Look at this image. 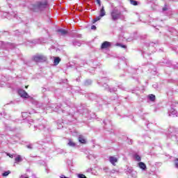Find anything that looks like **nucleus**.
I'll return each mask as SVG.
<instances>
[{"instance_id": "4", "label": "nucleus", "mask_w": 178, "mask_h": 178, "mask_svg": "<svg viewBox=\"0 0 178 178\" xmlns=\"http://www.w3.org/2000/svg\"><path fill=\"white\" fill-rule=\"evenodd\" d=\"M111 19L113 22H116L120 19L121 20H124V15H122V11L119 10L118 7H114L111 10L110 12Z\"/></svg>"}, {"instance_id": "64", "label": "nucleus", "mask_w": 178, "mask_h": 178, "mask_svg": "<svg viewBox=\"0 0 178 178\" xmlns=\"http://www.w3.org/2000/svg\"><path fill=\"white\" fill-rule=\"evenodd\" d=\"M9 8H12V4H9Z\"/></svg>"}, {"instance_id": "32", "label": "nucleus", "mask_w": 178, "mask_h": 178, "mask_svg": "<svg viewBox=\"0 0 178 178\" xmlns=\"http://www.w3.org/2000/svg\"><path fill=\"white\" fill-rule=\"evenodd\" d=\"M84 84L85 86H91V84H92V81H91V79H88L85 81Z\"/></svg>"}, {"instance_id": "22", "label": "nucleus", "mask_w": 178, "mask_h": 178, "mask_svg": "<svg viewBox=\"0 0 178 178\" xmlns=\"http://www.w3.org/2000/svg\"><path fill=\"white\" fill-rule=\"evenodd\" d=\"M161 63H162L161 65L163 66H168V67H170L172 66V61H169V60H164L163 62H161Z\"/></svg>"}, {"instance_id": "44", "label": "nucleus", "mask_w": 178, "mask_h": 178, "mask_svg": "<svg viewBox=\"0 0 178 178\" xmlns=\"http://www.w3.org/2000/svg\"><path fill=\"white\" fill-rule=\"evenodd\" d=\"M86 116H87V118H95L94 115H92L91 114V112H88V115H86Z\"/></svg>"}, {"instance_id": "15", "label": "nucleus", "mask_w": 178, "mask_h": 178, "mask_svg": "<svg viewBox=\"0 0 178 178\" xmlns=\"http://www.w3.org/2000/svg\"><path fill=\"white\" fill-rule=\"evenodd\" d=\"M29 33H30V31L29 29H26L25 31H19V30L15 31V35H23V34H29Z\"/></svg>"}, {"instance_id": "13", "label": "nucleus", "mask_w": 178, "mask_h": 178, "mask_svg": "<svg viewBox=\"0 0 178 178\" xmlns=\"http://www.w3.org/2000/svg\"><path fill=\"white\" fill-rule=\"evenodd\" d=\"M103 123L104 124V129L106 130L108 129H111L112 127V122L109 120H104L103 121Z\"/></svg>"}, {"instance_id": "28", "label": "nucleus", "mask_w": 178, "mask_h": 178, "mask_svg": "<svg viewBox=\"0 0 178 178\" xmlns=\"http://www.w3.org/2000/svg\"><path fill=\"white\" fill-rule=\"evenodd\" d=\"M81 91L80 87L74 86L72 88V92H79Z\"/></svg>"}, {"instance_id": "21", "label": "nucleus", "mask_w": 178, "mask_h": 178, "mask_svg": "<svg viewBox=\"0 0 178 178\" xmlns=\"http://www.w3.org/2000/svg\"><path fill=\"white\" fill-rule=\"evenodd\" d=\"M57 31L60 35H66V34L68 33L67 31L63 29H59L57 30Z\"/></svg>"}, {"instance_id": "54", "label": "nucleus", "mask_w": 178, "mask_h": 178, "mask_svg": "<svg viewBox=\"0 0 178 178\" xmlns=\"http://www.w3.org/2000/svg\"><path fill=\"white\" fill-rule=\"evenodd\" d=\"M31 43H32V44H37V41H36V40H33V41L31 42Z\"/></svg>"}, {"instance_id": "19", "label": "nucleus", "mask_w": 178, "mask_h": 178, "mask_svg": "<svg viewBox=\"0 0 178 178\" xmlns=\"http://www.w3.org/2000/svg\"><path fill=\"white\" fill-rule=\"evenodd\" d=\"M78 140H79V143H80L81 144H86V143H87V140H86L84 136L82 135L79 136Z\"/></svg>"}, {"instance_id": "49", "label": "nucleus", "mask_w": 178, "mask_h": 178, "mask_svg": "<svg viewBox=\"0 0 178 178\" xmlns=\"http://www.w3.org/2000/svg\"><path fill=\"white\" fill-rule=\"evenodd\" d=\"M129 72H130V73H133V72H136V70H134L133 68H129Z\"/></svg>"}, {"instance_id": "39", "label": "nucleus", "mask_w": 178, "mask_h": 178, "mask_svg": "<svg viewBox=\"0 0 178 178\" xmlns=\"http://www.w3.org/2000/svg\"><path fill=\"white\" fill-rule=\"evenodd\" d=\"M77 177H78V178H87V177H86V176L84 175V174H78V175H77Z\"/></svg>"}, {"instance_id": "3", "label": "nucleus", "mask_w": 178, "mask_h": 178, "mask_svg": "<svg viewBox=\"0 0 178 178\" xmlns=\"http://www.w3.org/2000/svg\"><path fill=\"white\" fill-rule=\"evenodd\" d=\"M108 81H109V79H108V77L106 76H102L99 79H97V84L104 88V90L109 91V92H116L118 91V88L109 87V86L107 85Z\"/></svg>"}, {"instance_id": "48", "label": "nucleus", "mask_w": 178, "mask_h": 178, "mask_svg": "<svg viewBox=\"0 0 178 178\" xmlns=\"http://www.w3.org/2000/svg\"><path fill=\"white\" fill-rule=\"evenodd\" d=\"M118 88H120V90H124V87L122 85L118 86Z\"/></svg>"}, {"instance_id": "7", "label": "nucleus", "mask_w": 178, "mask_h": 178, "mask_svg": "<svg viewBox=\"0 0 178 178\" xmlns=\"http://www.w3.org/2000/svg\"><path fill=\"white\" fill-rule=\"evenodd\" d=\"M177 129L174 127H170L168 129V138H170L172 141H177L178 143V137H177Z\"/></svg>"}, {"instance_id": "26", "label": "nucleus", "mask_w": 178, "mask_h": 178, "mask_svg": "<svg viewBox=\"0 0 178 178\" xmlns=\"http://www.w3.org/2000/svg\"><path fill=\"white\" fill-rule=\"evenodd\" d=\"M15 163H20V162L23 161V159H22V156L17 155L15 157Z\"/></svg>"}, {"instance_id": "23", "label": "nucleus", "mask_w": 178, "mask_h": 178, "mask_svg": "<svg viewBox=\"0 0 178 178\" xmlns=\"http://www.w3.org/2000/svg\"><path fill=\"white\" fill-rule=\"evenodd\" d=\"M138 167L140 168V169H142V170H147V165H145L143 162L138 163Z\"/></svg>"}, {"instance_id": "30", "label": "nucleus", "mask_w": 178, "mask_h": 178, "mask_svg": "<svg viewBox=\"0 0 178 178\" xmlns=\"http://www.w3.org/2000/svg\"><path fill=\"white\" fill-rule=\"evenodd\" d=\"M73 45L74 47H81V42H80V41L79 40H75L72 42Z\"/></svg>"}, {"instance_id": "9", "label": "nucleus", "mask_w": 178, "mask_h": 178, "mask_svg": "<svg viewBox=\"0 0 178 178\" xmlns=\"http://www.w3.org/2000/svg\"><path fill=\"white\" fill-rule=\"evenodd\" d=\"M6 17L7 19H12V17H14L15 19H17V20H20V17H17V12L16 11H12L10 13H6Z\"/></svg>"}, {"instance_id": "55", "label": "nucleus", "mask_w": 178, "mask_h": 178, "mask_svg": "<svg viewBox=\"0 0 178 178\" xmlns=\"http://www.w3.org/2000/svg\"><path fill=\"white\" fill-rule=\"evenodd\" d=\"M175 92H178V85L177 86L176 88H175Z\"/></svg>"}, {"instance_id": "10", "label": "nucleus", "mask_w": 178, "mask_h": 178, "mask_svg": "<svg viewBox=\"0 0 178 178\" xmlns=\"http://www.w3.org/2000/svg\"><path fill=\"white\" fill-rule=\"evenodd\" d=\"M147 47H148V50L149 51V52L154 53L155 52V47H156V45H158V42H151L148 44H147Z\"/></svg>"}, {"instance_id": "18", "label": "nucleus", "mask_w": 178, "mask_h": 178, "mask_svg": "<svg viewBox=\"0 0 178 178\" xmlns=\"http://www.w3.org/2000/svg\"><path fill=\"white\" fill-rule=\"evenodd\" d=\"M109 161H110L111 163L113 166H115L116 164H115V163H116V162H118V158H116V157H115V156H111L109 157Z\"/></svg>"}, {"instance_id": "1", "label": "nucleus", "mask_w": 178, "mask_h": 178, "mask_svg": "<svg viewBox=\"0 0 178 178\" xmlns=\"http://www.w3.org/2000/svg\"><path fill=\"white\" fill-rule=\"evenodd\" d=\"M53 111H54V112H58V113H60V112H62V113H67V115H71V116H72V118H74V119H76V118L75 116L76 113H81L84 115L86 112H88L87 109H83V110L79 108V107H76V106H74V104L70 106L69 105V103L66 102L56 104L55 108H54Z\"/></svg>"}, {"instance_id": "41", "label": "nucleus", "mask_w": 178, "mask_h": 178, "mask_svg": "<svg viewBox=\"0 0 178 178\" xmlns=\"http://www.w3.org/2000/svg\"><path fill=\"white\" fill-rule=\"evenodd\" d=\"M26 147H27L29 149H33V144L27 145H26Z\"/></svg>"}, {"instance_id": "52", "label": "nucleus", "mask_w": 178, "mask_h": 178, "mask_svg": "<svg viewBox=\"0 0 178 178\" xmlns=\"http://www.w3.org/2000/svg\"><path fill=\"white\" fill-rule=\"evenodd\" d=\"M170 33H173L175 31V29L173 28H171L170 30H169Z\"/></svg>"}, {"instance_id": "56", "label": "nucleus", "mask_w": 178, "mask_h": 178, "mask_svg": "<svg viewBox=\"0 0 178 178\" xmlns=\"http://www.w3.org/2000/svg\"><path fill=\"white\" fill-rule=\"evenodd\" d=\"M127 41H129V42L133 41V39H131V38H128V39H127Z\"/></svg>"}, {"instance_id": "17", "label": "nucleus", "mask_w": 178, "mask_h": 178, "mask_svg": "<svg viewBox=\"0 0 178 178\" xmlns=\"http://www.w3.org/2000/svg\"><path fill=\"white\" fill-rule=\"evenodd\" d=\"M67 145L68 147H71V148H76V146L77 145L72 139H68V142L67 143Z\"/></svg>"}, {"instance_id": "8", "label": "nucleus", "mask_w": 178, "mask_h": 178, "mask_svg": "<svg viewBox=\"0 0 178 178\" xmlns=\"http://www.w3.org/2000/svg\"><path fill=\"white\" fill-rule=\"evenodd\" d=\"M33 60L36 63L47 62V56L42 54H37L33 56Z\"/></svg>"}, {"instance_id": "43", "label": "nucleus", "mask_w": 178, "mask_h": 178, "mask_svg": "<svg viewBox=\"0 0 178 178\" xmlns=\"http://www.w3.org/2000/svg\"><path fill=\"white\" fill-rule=\"evenodd\" d=\"M177 102H176L175 99L172 100V104H171V106H176V104H177Z\"/></svg>"}, {"instance_id": "37", "label": "nucleus", "mask_w": 178, "mask_h": 178, "mask_svg": "<svg viewBox=\"0 0 178 178\" xmlns=\"http://www.w3.org/2000/svg\"><path fill=\"white\" fill-rule=\"evenodd\" d=\"M117 47H121V48H124V49H126V48H127V46L125 44H122L120 43H117L116 44Z\"/></svg>"}, {"instance_id": "33", "label": "nucleus", "mask_w": 178, "mask_h": 178, "mask_svg": "<svg viewBox=\"0 0 178 178\" xmlns=\"http://www.w3.org/2000/svg\"><path fill=\"white\" fill-rule=\"evenodd\" d=\"M9 175H10V170H7L2 173L3 177H6L9 176Z\"/></svg>"}, {"instance_id": "62", "label": "nucleus", "mask_w": 178, "mask_h": 178, "mask_svg": "<svg viewBox=\"0 0 178 178\" xmlns=\"http://www.w3.org/2000/svg\"><path fill=\"white\" fill-rule=\"evenodd\" d=\"M167 95H170V92H167Z\"/></svg>"}, {"instance_id": "25", "label": "nucleus", "mask_w": 178, "mask_h": 178, "mask_svg": "<svg viewBox=\"0 0 178 178\" xmlns=\"http://www.w3.org/2000/svg\"><path fill=\"white\" fill-rule=\"evenodd\" d=\"M34 127H37L38 129H39V130H44L45 129H47V126L45 124H39L38 125H34Z\"/></svg>"}, {"instance_id": "35", "label": "nucleus", "mask_w": 178, "mask_h": 178, "mask_svg": "<svg viewBox=\"0 0 178 178\" xmlns=\"http://www.w3.org/2000/svg\"><path fill=\"white\" fill-rule=\"evenodd\" d=\"M22 115L24 120V119H27V117L29 116V115H30V113L25 112V113H22Z\"/></svg>"}, {"instance_id": "34", "label": "nucleus", "mask_w": 178, "mask_h": 178, "mask_svg": "<svg viewBox=\"0 0 178 178\" xmlns=\"http://www.w3.org/2000/svg\"><path fill=\"white\" fill-rule=\"evenodd\" d=\"M134 158H135L136 161H137L138 162H141V156H140V155L135 154Z\"/></svg>"}, {"instance_id": "59", "label": "nucleus", "mask_w": 178, "mask_h": 178, "mask_svg": "<svg viewBox=\"0 0 178 178\" xmlns=\"http://www.w3.org/2000/svg\"><path fill=\"white\" fill-rule=\"evenodd\" d=\"M170 1H172V2H178V0H170Z\"/></svg>"}, {"instance_id": "29", "label": "nucleus", "mask_w": 178, "mask_h": 178, "mask_svg": "<svg viewBox=\"0 0 178 178\" xmlns=\"http://www.w3.org/2000/svg\"><path fill=\"white\" fill-rule=\"evenodd\" d=\"M129 2L131 5H133L134 6H137L140 4V2L136 1V0H129Z\"/></svg>"}, {"instance_id": "57", "label": "nucleus", "mask_w": 178, "mask_h": 178, "mask_svg": "<svg viewBox=\"0 0 178 178\" xmlns=\"http://www.w3.org/2000/svg\"><path fill=\"white\" fill-rule=\"evenodd\" d=\"M8 156H9L10 158H13V154H9Z\"/></svg>"}, {"instance_id": "50", "label": "nucleus", "mask_w": 178, "mask_h": 178, "mask_svg": "<svg viewBox=\"0 0 178 178\" xmlns=\"http://www.w3.org/2000/svg\"><path fill=\"white\" fill-rule=\"evenodd\" d=\"M97 5H99V6H101V0H95Z\"/></svg>"}, {"instance_id": "53", "label": "nucleus", "mask_w": 178, "mask_h": 178, "mask_svg": "<svg viewBox=\"0 0 178 178\" xmlns=\"http://www.w3.org/2000/svg\"><path fill=\"white\" fill-rule=\"evenodd\" d=\"M127 172H129V173H130V172H131V168H127Z\"/></svg>"}, {"instance_id": "12", "label": "nucleus", "mask_w": 178, "mask_h": 178, "mask_svg": "<svg viewBox=\"0 0 178 178\" xmlns=\"http://www.w3.org/2000/svg\"><path fill=\"white\" fill-rule=\"evenodd\" d=\"M112 47V42L104 41L102 43L101 49H108V48H111Z\"/></svg>"}, {"instance_id": "11", "label": "nucleus", "mask_w": 178, "mask_h": 178, "mask_svg": "<svg viewBox=\"0 0 178 178\" xmlns=\"http://www.w3.org/2000/svg\"><path fill=\"white\" fill-rule=\"evenodd\" d=\"M18 95L21 97V98H30V95H29V93H27L24 90L19 89L18 90Z\"/></svg>"}, {"instance_id": "61", "label": "nucleus", "mask_w": 178, "mask_h": 178, "mask_svg": "<svg viewBox=\"0 0 178 178\" xmlns=\"http://www.w3.org/2000/svg\"><path fill=\"white\" fill-rule=\"evenodd\" d=\"M154 22H156L157 24H159V21L158 20L155 19Z\"/></svg>"}, {"instance_id": "27", "label": "nucleus", "mask_w": 178, "mask_h": 178, "mask_svg": "<svg viewBox=\"0 0 178 178\" xmlns=\"http://www.w3.org/2000/svg\"><path fill=\"white\" fill-rule=\"evenodd\" d=\"M60 62V58L59 57H54V63L55 66H58L59 63Z\"/></svg>"}, {"instance_id": "45", "label": "nucleus", "mask_w": 178, "mask_h": 178, "mask_svg": "<svg viewBox=\"0 0 178 178\" xmlns=\"http://www.w3.org/2000/svg\"><path fill=\"white\" fill-rule=\"evenodd\" d=\"M6 83L4 81L0 82V87H5Z\"/></svg>"}, {"instance_id": "47", "label": "nucleus", "mask_w": 178, "mask_h": 178, "mask_svg": "<svg viewBox=\"0 0 178 178\" xmlns=\"http://www.w3.org/2000/svg\"><path fill=\"white\" fill-rule=\"evenodd\" d=\"M91 30H97V26L95 25H92Z\"/></svg>"}, {"instance_id": "14", "label": "nucleus", "mask_w": 178, "mask_h": 178, "mask_svg": "<svg viewBox=\"0 0 178 178\" xmlns=\"http://www.w3.org/2000/svg\"><path fill=\"white\" fill-rule=\"evenodd\" d=\"M163 13H167V16H170V14L172 13V10L170 9L169 6L165 4L164 7L162 8Z\"/></svg>"}, {"instance_id": "58", "label": "nucleus", "mask_w": 178, "mask_h": 178, "mask_svg": "<svg viewBox=\"0 0 178 178\" xmlns=\"http://www.w3.org/2000/svg\"><path fill=\"white\" fill-rule=\"evenodd\" d=\"M37 106H39V108H40V106H42V104L40 105V104H38Z\"/></svg>"}, {"instance_id": "38", "label": "nucleus", "mask_w": 178, "mask_h": 178, "mask_svg": "<svg viewBox=\"0 0 178 178\" xmlns=\"http://www.w3.org/2000/svg\"><path fill=\"white\" fill-rule=\"evenodd\" d=\"M174 165H175V168H176L177 169H178V159H176L174 161Z\"/></svg>"}, {"instance_id": "20", "label": "nucleus", "mask_w": 178, "mask_h": 178, "mask_svg": "<svg viewBox=\"0 0 178 178\" xmlns=\"http://www.w3.org/2000/svg\"><path fill=\"white\" fill-rule=\"evenodd\" d=\"M106 15V12H105V7L104 6H102V8L99 10V15L100 17H104Z\"/></svg>"}, {"instance_id": "6", "label": "nucleus", "mask_w": 178, "mask_h": 178, "mask_svg": "<svg viewBox=\"0 0 178 178\" xmlns=\"http://www.w3.org/2000/svg\"><path fill=\"white\" fill-rule=\"evenodd\" d=\"M89 99L91 101H96L97 103L99 104V105H106L108 104V97H102L100 96L97 95L96 94L94 93H90L88 95Z\"/></svg>"}, {"instance_id": "40", "label": "nucleus", "mask_w": 178, "mask_h": 178, "mask_svg": "<svg viewBox=\"0 0 178 178\" xmlns=\"http://www.w3.org/2000/svg\"><path fill=\"white\" fill-rule=\"evenodd\" d=\"M29 124L31 125L33 123H34V120L33 119H27Z\"/></svg>"}, {"instance_id": "24", "label": "nucleus", "mask_w": 178, "mask_h": 178, "mask_svg": "<svg viewBox=\"0 0 178 178\" xmlns=\"http://www.w3.org/2000/svg\"><path fill=\"white\" fill-rule=\"evenodd\" d=\"M146 67H149V72L150 73H152V72H154L155 73V72H156V68H155V66L150 65H147Z\"/></svg>"}, {"instance_id": "42", "label": "nucleus", "mask_w": 178, "mask_h": 178, "mask_svg": "<svg viewBox=\"0 0 178 178\" xmlns=\"http://www.w3.org/2000/svg\"><path fill=\"white\" fill-rule=\"evenodd\" d=\"M127 143H128L130 145L133 144V140L129 139V138H127Z\"/></svg>"}, {"instance_id": "63", "label": "nucleus", "mask_w": 178, "mask_h": 178, "mask_svg": "<svg viewBox=\"0 0 178 178\" xmlns=\"http://www.w3.org/2000/svg\"><path fill=\"white\" fill-rule=\"evenodd\" d=\"M3 116H6V113H3Z\"/></svg>"}, {"instance_id": "46", "label": "nucleus", "mask_w": 178, "mask_h": 178, "mask_svg": "<svg viewBox=\"0 0 178 178\" xmlns=\"http://www.w3.org/2000/svg\"><path fill=\"white\" fill-rule=\"evenodd\" d=\"M22 22H23V23H25V24H29V22H30L29 19H27L26 21H24V19H22Z\"/></svg>"}, {"instance_id": "16", "label": "nucleus", "mask_w": 178, "mask_h": 178, "mask_svg": "<svg viewBox=\"0 0 178 178\" xmlns=\"http://www.w3.org/2000/svg\"><path fill=\"white\" fill-rule=\"evenodd\" d=\"M168 116H177V111L171 107L168 111Z\"/></svg>"}, {"instance_id": "2", "label": "nucleus", "mask_w": 178, "mask_h": 178, "mask_svg": "<svg viewBox=\"0 0 178 178\" xmlns=\"http://www.w3.org/2000/svg\"><path fill=\"white\" fill-rule=\"evenodd\" d=\"M29 8L31 10H33V12H41L48 8V1L47 0L38 1L31 4Z\"/></svg>"}, {"instance_id": "5", "label": "nucleus", "mask_w": 178, "mask_h": 178, "mask_svg": "<svg viewBox=\"0 0 178 178\" xmlns=\"http://www.w3.org/2000/svg\"><path fill=\"white\" fill-rule=\"evenodd\" d=\"M0 56H6L9 49H13L15 45L12 43H5L0 41Z\"/></svg>"}, {"instance_id": "36", "label": "nucleus", "mask_w": 178, "mask_h": 178, "mask_svg": "<svg viewBox=\"0 0 178 178\" xmlns=\"http://www.w3.org/2000/svg\"><path fill=\"white\" fill-rule=\"evenodd\" d=\"M148 98L150 101H155V95H149Z\"/></svg>"}, {"instance_id": "60", "label": "nucleus", "mask_w": 178, "mask_h": 178, "mask_svg": "<svg viewBox=\"0 0 178 178\" xmlns=\"http://www.w3.org/2000/svg\"><path fill=\"white\" fill-rule=\"evenodd\" d=\"M123 12H127V9L124 8Z\"/></svg>"}, {"instance_id": "31", "label": "nucleus", "mask_w": 178, "mask_h": 178, "mask_svg": "<svg viewBox=\"0 0 178 178\" xmlns=\"http://www.w3.org/2000/svg\"><path fill=\"white\" fill-rule=\"evenodd\" d=\"M101 19H102V17H101L99 15L98 17H96L95 19H93L92 24H94L97 23V22L101 20Z\"/></svg>"}, {"instance_id": "51", "label": "nucleus", "mask_w": 178, "mask_h": 178, "mask_svg": "<svg viewBox=\"0 0 178 178\" xmlns=\"http://www.w3.org/2000/svg\"><path fill=\"white\" fill-rule=\"evenodd\" d=\"M42 92H47V88H42Z\"/></svg>"}]
</instances>
